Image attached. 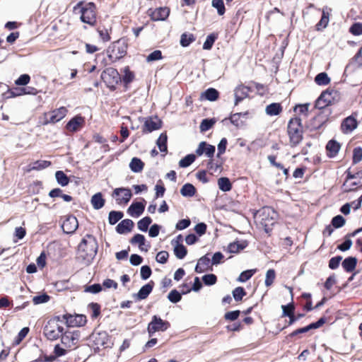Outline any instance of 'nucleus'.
<instances>
[{
	"label": "nucleus",
	"mask_w": 362,
	"mask_h": 362,
	"mask_svg": "<svg viewBox=\"0 0 362 362\" xmlns=\"http://www.w3.org/2000/svg\"><path fill=\"white\" fill-rule=\"evenodd\" d=\"M246 295V292L243 287H237L233 291V296L236 301H240Z\"/></svg>",
	"instance_id": "obj_48"
},
{
	"label": "nucleus",
	"mask_w": 362,
	"mask_h": 362,
	"mask_svg": "<svg viewBox=\"0 0 362 362\" xmlns=\"http://www.w3.org/2000/svg\"><path fill=\"white\" fill-rule=\"evenodd\" d=\"M54 353L55 356H50L49 360H51V361L55 359L56 357H59V356H62L65 355L66 353V351L64 349L60 347L59 345L57 344L54 346Z\"/></svg>",
	"instance_id": "obj_59"
},
{
	"label": "nucleus",
	"mask_w": 362,
	"mask_h": 362,
	"mask_svg": "<svg viewBox=\"0 0 362 362\" xmlns=\"http://www.w3.org/2000/svg\"><path fill=\"white\" fill-rule=\"evenodd\" d=\"M361 231H362V228H360L354 230L353 233L348 234L346 236L345 241L342 244H341L338 246V249H339L341 251L348 250L352 245V241L351 240L350 238L354 237L356 234H358V233H360Z\"/></svg>",
	"instance_id": "obj_22"
},
{
	"label": "nucleus",
	"mask_w": 362,
	"mask_h": 362,
	"mask_svg": "<svg viewBox=\"0 0 362 362\" xmlns=\"http://www.w3.org/2000/svg\"><path fill=\"white\" fill-rule=\"evenodd\" d=\"M216 39V35L215 34H210L207 36L204 45H203V49H211L215 40Z\"/></svg>",
	"instance_id": "obj_46"
},
{
	"label": "nucleus",
	"mask_w": 362,
	"mask_h": 362,
	"mask_svg": "<svg viewBox=\"0 0 362 362\" xmlns=\"http://www.w3.org/2000/svg\"><path fill=\"white\" fill-rule=\"evenodd\" d=\"M67 109L65 107H61L58 109L54 110L53 111L45 113V119L42 122L43 125H47L48 124H54L62 120L67 114Z\"/></svg>",
	"instance_id": "obj_9"
},
{
	"label": "nucleus",
	"mask_w": 362,
	"mask_h": 362,
	"mask_svg": "<svg viewBox=\"0 0 362 362\" xmlns=\"http://www.w3.org/2000/svg\"><path fill=\"white\" fill-rule=\"evenodd\" d=\"M250 88L247 86L240 85L235 90V105L248 96Z\"/></svg>",
	"instance_id": "obj_17"
},
{
	"label": "nucleus",
	"mask_w": 362,
	"mask_h": 362,
	"mask_svg": "<svg viewBox=\"0 0 362 362\" xmlns=\"http://www.w3.org/2000/svg\"><path fill=\"white\" fill-rule=\"evenodd\" d=\"M276 278V272L274 269H270L266 273L265 285L269 287L272 285Z\"/></svg>",
	"instance_id": "obj_44"
},
{
	"label": "nucleus",
	"mask_w": 362,
	"mask_h": 362,
	"mask_svg": "<svg viewBox=\"0 0 362 362\" xmlns=\"http://www.w3.org/2000/svg\"><path fill=\"white\" fill-rule=\"evenodd\" d=\"M162 58V53L160 50H155L153 52H151L147 57L146 61L147 62H153L159 60Z\"/></svg>",
	"instance_id": "obj_58"
},
{
	"label": "nucleus",
	"mask_w": 362,
	"mask_h": 362,
	"mask_svg": "<svg viewBox=\"0 0 362 362\" xmlns=\"http://www.w3.org/2000/svg\"><path fill=\"white\" fill-rule=\"evenodd\" d=\"M282 111V107L279 103H272L266 107L265 112L269 116L278 115Z\"/></svg>",
	"instance_id": "obj_27"
},
{
	"label": "nucleus",
	"mask_w": 362,
	"mask_h": 362,
	"mask_svg": "<svg viewBox=\"0 0 362 362\" xmlns=\"http://www.w3.org/2000/svg\"><path fill=\"white\" fill-rule=\"evenodd\" d=\"M85 124V119L77 115L73 117L66 125V129L70 132H75L80 130Z\"/></svg>",
	"instance_id": "obj_12"
},
{
	"label": "nucleus",
	"mask_w": 362,
	"mask_h": 362,
	"mask_svg": "<svg viewBox=\"0 0 362 362\" xmlns=\"http://www.w3.org/2000/svg\"><path fill=\"white\" fill-rule=\"evenodd\" d=\"M132 195L131 190L124 187L115 189L112 194V197L115 199L116 202L119 204H127L129 202Z\"/></svg>",
	"instance_id": "obj_10"
},
{
	"label": "nucleus",
	"mask_w": 362,
	"mask_h": 362,
	"mask_svg": "<svg viewBox=\"0 0 362 362\" xmlns=\"http://www.w3.org/2000/svg\"><path fill=\"white\" fill-rule=\"evenodd\" d=\"M79 339L78 332H65L62 335V343L68 348H71L76 344Z\"/></svg>",
	"instance_id": "obj_14"
},
{
	"label": "nucleus",
	"mask_w": 362,
	"mask_h": 362,
	"mask_svg": "<svg viewBox=\"0 0 362 362\" xmlns=\"http://www.w3.org/2000/svg\"><path fill=\"white\" fill-rule=\"evenodd\" d=\"M195 38L192 34L183 33L180 38V45L182 47H187L190 43L194 42Z\"/></svg>",
	"instance_id": "obj_43"
},
{
	"label": "nucleus",
	"mask_w": 362,
	"mask_h": 362,
	"mask_svg": "<svg viewBox=\"0 0 362 362\" xmlns=\"http://www.w3.org/2000/svg\"><path fill=\"white\" fill-rule=\"evenodd\" d=\"M327 8L323 9L322 15L320 22L317 24V29L319 30L322 28H325L329 23V13L327 11Z\"/></svg>",
	"instance_id": "obj_32"
},
{
	"label": "nucleus",
	"mask_w": 362,
	"mask_h": 362,
	"mask_svg": "<svg viewBox=\"0 0 362 362\" xmlns=\"http://www.w3.org/2000/svg\"><path fill=\"white\" fill-rule=\"evenodd\" d=\"M78 223L75 216H68L64 221L62 227L64 233H73L78 228Z\"/></svg>",
	"instance_id": "obj_15"
},
{
	"label": "nucleus",
	"mask_w": 362,
	"mask_h": 362,
	"mask_svg": "<svg viewBox=\"0 0 362 362\" xmlns=\"http://www.w3.org/2000/svg\"><path fill=\"white\" fill-rule=\"evenodd\" d=\"M361 160H362V148H355L353 152V163L356 164Z\"/></svg>",
	"instance_id": "obj_53"
},
{
	"label": "nucleus",
	"mask_w": 362,
	"mask_h": 362,
	"mask_svg": "<svg viewBox=\"0 0 362 362\" xmlns=\"http://www.w3.org/2000/svg\"><path fill=\"white\" fill-rule=\"evenodd\" d=\"M174 253L177 258L181 259L186 256L187 251L186 247L183 245L179 244L178 241H177V244L175 245L174 247Z\"/></svg>",
	"instance_id": "obj_33"
},
{
	"label": "nucleus",
	"mask_w": 362,
	"mask_h": 362,
	"mask_svg": "<svg viewBox=\"0 0 362 362\" xmlns=\"http://www.w3.org/2000/svg\"><path fill=\"white\" fill-rule=\"evenodd\" d=\"M357 259L356 257H349L342 262V267L347 272H351L356 268Z\"/></svg>",
	"instance_id": "obj_26"
},
{
	"label": "nucleus",
	"mask_w": 362,
	"mask_h": 362,
	"mask_svg": "<svg viewBox=\"0 0 362 362\" xmlns=\"http://www.w3.org/2000/svg\"><path fill=\"white\" fill-rule=\"evenodd\" d=\"M349 31L354 35H360L362 34V23H356L349 28Z\"/></svg>",
	"instance_id": "obj_54"
},
{
	"label": "nucleus",
	"mask_w": 362,
	"mask_h": 362,
	"mask_svg": "<svg viewBox=\"0 0 362 362\" xmlns=\"http://www.w3.org/2000/svg\"><path fill=\"white\" fill-rule=\"evenodd\" d=\"M288 134L291 147H295L301 142L303 139V127L300 118L294 117L290 119L288 124Z\"/></svg>",
	"instance_id": "obj_2"
},
{
	"label": "nucleus",
	"mask_w": 362,
	"mask_h": 362,
	"mask_svg": "<svg viewBox=\"0 0 362 362\" xmlns=\"http://www.w3.org/2000/svg\"><path fill=\"white\" fill-rule=\"evenodd\" d=\"M152 220L150 217H144L137 223L138 228L141 231L146 232Z\"/></svg>",
	"instance_id": "obj_41"
},
{
	"label": "nucleus",
	"mask_w": 362,
	"mask_h": 362,
	"mask_svg": "<svg viewBox=\"0 0 362 362\" xmlns=\"http://www.w3.org/2000/svg\"><path fill=\"white\" fill-rule=\"evenodd\" d=\"M30 80V77L28 74H22L20 77L15 81V83L17 86H25L27 85Z\"/></svg>",
	"instance_id": "obj_56"
},
{
	"label": "nucleus",
	"mask_w": 362,
	"mask_h": 362,
	"mask_svg": "<svg viewBox=\"0 0 362 362\" xmlns=\"http://www.w3.org/2000/svg\"><path fill=\"white\" fill-rule=\"evenodd\" d=\"M141 277L142 279L146 280L151 275V269L148 266H142L141 268Z\"/></svg>",
	"instance_id": "obj_60"
},
{
	"label": "nucleus",
	"mask_w": 362,
	"mask_h": 362,
	"mask_svg": "<svg viewBox=\"0 0 362 362\" xmlns=\"http://www.w3.org/2000/svg\"><path fill=\"white\" fill-rule=\"evenodd\" d=\"M153 287V282L151 281L148 284L143 286L139 292L136 294V297L138 300L146 299L148 296L151 293Z\"/></svg>",
	"instance_id": "obj_21"
},
{
	"label": "nucleus",
	"mask_w": 362,
	"mask_h": 362,
	"mask_svg": "<svg viewBox=\"0 0 362 362\" xmlns=\"http://www.w3.org/2000/svg\"><path fill=\"white\" fill-rule=\"evenodd\" d=\"M134 78L133 74L129 71V67H125L124 69V75L122 79L126 83H129L132 81Z\"/></svg>",
	"instance_id": "obj_61"
},
{
	"label": "nucleus",
	"mask_w": 362,
	"mask_h": 362,
	"mask_svg": "<svg viewBox=\"0 0 362 362\" xmlns=\"http://www.w3.org/2000/svg\"><path fill=\"white\" fill-rule=\"evenodd\" d=\"M276 217L277 214L274 209L267 206L258 211L257 218L260 224L264 227L265 230L267 231L268 228L274 224Z\"/></svg>",
	"instance_id": "obj_3"
},
{
	"label": "nucleus",
	"mask_w": 362,
	"mask_h": 362,
	"mask_svg": "<svg viewBox=\"0 0 362 362\" xmlns=\"http://www.w3.org/2000/svg\"><path fill=\"white\" fill-rule=\"evenodd\" d=\"M162 122L157 117H148L144 122V132H151L161 128Z\"/></svg>",
	"instance_id": "obj_13"
},
{
	"label": "nucleus",
	"mask_w": 362,
	"mask_h": 362,
	"mask_svg": "<svg viewBox=\"0 0 362 362\" xmlns=\"http://www.w3.org/2000/svg\"><path fill=\"white\" fill-rule=\"evenodd\" d=\"M195 192V187L192 184L189 183L184 185L180 189V193L183 197H191L194 195Z\"/></svg>",
	"instance_id": "obj_29"
},
{
	"label": "nucleus",
	"mask_w": 362,
	"mask_h": 362,
	"mask_svg": "<svg viewBox=\"0 0 362 362\" xmlns=\"http://www.w3.org/2000/svg\"><path fill=\"white\" fill-rule=\"evenodd\" d=\"M340 147V144L336 141H329L326 146L328 156L330 158L334 157L338 153Z\"/></svg>",
	"instance_id": "obj_23"
},
{
	"label": "nucleus",
	"mask_w": 362,
	"mask_h": 362,
	"mask_svg": "<svg viewBox=\"0 0 362 362\" xmlns=\"http://www.w3.org/2000/svg\"><path fill=\"white\" fill-rule=\"evenodd\" d=\"M255 273V269H250L243 272L238 279V281L240 282H245L248 279H250L252 275Z\"/></svg>",
	"instance_id": "obj_47"
},
{
	"label": "nucleus",
	"mask_w": 362,
	"mask_h": 362,
	"mask_svg": "<svg viewBox=\"0 0 362 362\" xmlns=\"http://www.w3.org/2000/svg\"><path fill=\"white\" fill-rule=\"evenodd\" d=\"M98 32L99 35L103 41L107 42V41L110 40V35H109L107 29H106L105 28H99L98 29Z\"/></svg>",
	"instance_id": "obj_63"
},
{
	"label": "nucleus",
	"mask_w": 362,
	"mask_h": 362,
	"mask_svg": "<svg viewBox=\"0 0 362 362\" xmlns=\"http://www.w3.org/2000/svg\"><path fill=\"white\" fill-rule=\"evenodd\" d=\"M126 46L120 40L112 44L107 50V56L111 62H115L121 59L126 54Z\"/></svg>",
	"instance_id": "obj_7"
},
{
	"label": "nucleus",
	"mask_w": 362,
	"mask_h": 362,
	"mask_svg": "<svg viewBox=\"0 0 362 362\" xmlns=\"http://www.w3.org/2000/svg\"><path fill=\"white\" fill-rule=\"evenodd\" d=\"M357 127L356 119L351 116L345 118L341 125V130L344 133H349Z\"/></svg>",
	"instance_id": "obj_16"
},
{
	"label": "nucleus",
	"mask_w": 362,
	"mask_h": 362,
	"mask_svg": "<svg viewBox=\"0 0 362 362\" xmlns=\"http://www.w3.org/2000/svg\"><path fill=\"white\" fill-rule=\"evenodd\" d=\"M211 5L217 9L218 15L222 16L225 13L226 8L223 0H212Z\"/></svg>",
	"instance_id": "obj_45"
},
{
	"label": "nucleus",
	"mask_w": 362,
	"mask_h": 362,
	"mask_svg": "<svg viewBox=\"0 0 362 362\" xmlns=\"http://www.w3.org/2000/svg\"><path fill=\"white\" fill-rule=\"evenodd\" d=\"M216 123V120L214 119H204L202 121L200 124V131L202 132H204L210 129L214 124Z\"/></svg>",
	"instance_id": "obj_39"
},
{
	"label": "nucleus",
	"mask_w": 362,
	"mask_h": 362,
	"mask_svg": "<svg viewBox=\"0 0 362 362\" xmlns=\"http://www.w3.org/2000/svg\"><path fill=\"white\" fill-rule=\"evenodd\" d=\"M145 237L141 234L135 235L130 240L132 244H138L141 250L148 251V248H144Z\"/></svg>",
	"instance_id": "obj_30"
},
{
	"label": "nucleus",
	"mask_w": 362,
	"mask_h": 362,
	"mask_svg": "<svg viewBox=\"0 0 362 362\" xmlns=\"http://www.w3.org/2000/svg\"><path fill=\"white\" fill-rule=\"evenodd\" d=\"M169 13L168 8L160 7L152 12L151 18L153 21H163L168 16Z\"/></svg>",
	"instance_id": "obj_20"
},
{
	"label": "nucleus",
	"mask_w": 362,
	"mask_h": 362,
	"mask_svg": "<svg viewBox=\"0 0 362 362\" xmlns=\"http://www.w3.org/2000/svg\"><path fill=\"white\" fill-rule=\"evenodd\" d=\"M50 297L46 294L43 293L42 295L35 296L33 298V302L35 305H39L41 303H47L49 300Z\"/></svg>",
	"instance_id": "obj_49"
},
{
	"label": "nucleus",
	"mask_w": 362,
	"mask_h": 362,
	"mask_svg": "<svg viewBox=\"0 0 362 362\" xmlns=\"http://www.w3.org/2000/svg\"><path fill=\"white\" fill-rule=\"evenodd\" d=\"M332 90L322 92L315 103V107L318 109H323L329 105L334 99V97L332 95Z\"/></svg>",
	"instance_id": "obj_11"
},
{
	"label": "nucleus",
	"mask_w": 362,
	"mask_h": 362,
	"mask_svg": "<svg viewBox=\"0 0 362 362\" xmlns=\"http://www.w3.org/2000/svg\"><path fill=\"white\" fill-rule=\"evenodd\" d=\"M144 163L138 158H133L129 163V168L134 173H139L144 168Z\"/></svg>",
	"instance_id": "obj_28"
},
{
	"label": "nucleus",
	"mask_w": 362,
	"mask_h": 362,
	"mask_svg": "<svg viewBox=\"0 0 362 362\" xmlns=\"http://www.w3.org/2000/svg\"><path fill=\"white\" fill-rule=\"evenodd\" d=\"M64 327L57 321L52 320L48 321L44 327V334L49 340H55L62 335Z\"/></svg>",
	"instance_id": "obj_5"
},
{
	"label": "nucleus",
	"mask_w": 362,
	"mask_h": 362,
	"mask_svg": "<svg viewBox=\"0 0 362 362\" xmlns=\"http://www.w3.org/2000/svg\"><path fill=\"white\" fill-rule=\"evenodd\" d=\"M82 3L80 2L74 6V10L76 11L80 10L81 13V20L90 25H93L96 21L95 6L92 3L88 4L86 7H81Z\"/></svg>",
	"instance_id": "obj_4"
},
{
	"label": "nucleus",
	"mask_w": 362,
	"mask_h": 362,
	"mask_svg": "<svg viewBox=\"0 0 362 362\" xmlns=\"http://www.w3.org/2000/svg\"><path fill=\"white\" fill-rule=\"evenodd\" d=\"M51 165V162L48 160H37L33 163L31 170H41L47 168Z\"/></svg>",
	"instance_id": "obj_40"
},
{
	"label": "nucleus",
	"mask_w": 362,
	"mask_h": 362,
	"mask_svg": "<svg viewBox=\"0 0 362 362\" xmlns=\"http://www.w3.org/2000/svg\"><path fill=\"white\" fill-rule=\"evenodd\" d=\"M134 222L130 219H124L116 227V230L118 233H127L132 229Z\"/></svg>",
	"instance_id": "obj_19"
},
{
	"label": "nucleus",
	"mask_w": 362,
	"mask_h": 362,
	"mask_svg": "<svg viewBox=\"0 0 362 362\" xmlns=\"http://www.w3.org/2000/svg\"><path fill=\"white\" fill-rule=\"evenodd\" d=\"M205 98L210 101H214L218 98V92L212 88H208L202 93Z\"/></svg>",
	"instance_id": "obj_37"
},
{
	"label": "nucleus",
	"mask_w": 362,
	"mask_h": 362,
	"mask_svg": "<svg viewBox=\"0 0 362 362\" xmlns=\"http://www.w3.org/2000/svg\"><path fill=\"white\" fill-rule=\"evenodd\" d=\"M315 81L317 85L325 86L330 82V78L325 72H322L315 76Z\"/></svg>",
	"instance_id": "obj_35"
},
{
	"label": "nucleus",
	"mask_w": 362,
	"mask_h": 362,
	"mask_svg": "<svg viewBox=\"0 0 362 362\" xmlns=\"http://www.w3.org/2000/svg\"><path fill=\"white\" fill-rule=\"evenodd\" d=\"M98 247V243L95 238L92 235H86L78 245V257L87 262H89L96 255Z\"/></svg>",
	"instance_id": "obj_1"
},
{
	"label": "nucleus",
	"mask_w": 362,
	"mask_h": 362,
	"mask_svg": "<svg viewBox=\"0 0 362 362\" xmlns=\"http://www.w3.org/2000/svg\"><path fill=\"white\" fill-rule=\"evenodd\" d=\"M74 321L75 322L73 325L74 326H83L86 322V317L83 315H77L74 317Z\"/></svg>",
	"instance_id": "obj_64"
},
{
	"label": "nucleus",
	"mask_w": 362,
	"mask_h": 362,
	"mask_svg": "<svg viewBox=\"0 0 362 362\" xmlns=\"http://www.w3.org/2000/svg\"><path fill=\"white\" fill-rule=\"evenodd\" d=\"M219 189L223 192H228L231 189L232 185L228 177H221L218 180Z\"/></svg>",
	"instance_id": "obj_31"
},
{
	"label": "nucleus",
	"mask_w": 362,
	"mask_h": 362,
	"mask_svg": "<svg viewBox=\"0 0 362 362\" xmlns=\"http://www.w3.org/2000/svg\"><path fill=\"white\" fill-rule=\"evenodd\" d=\"M181 294L177 290H172L168 296V300L174 303L179 302L181 300Z\"/></svg>",
	"instance_id": "obj_50"
},
{
	"label": "nucleus",
	"mask_w": 362,
	"mask_h": 362,
	"mask_svg": "<svg viewBox=\"0 0 362 362\" xmlns=\"http://www.w3.org/2000/svg\"><path fill=\"white\" fill-rule=\"evenodd\" d=\"M195 160L194 154H189L181 159L179 162V165L181 168H187Z\"/></svg>",
	"instance_id": "obj_42"
},
{
	"label": "nucleus",
	"mask_w": 362,
	"mask_h": 362,
	"mask_svg": "<svg viewBox=\"0 0 362 362\" xmlns=\"http://www.w3.org/2000/svg\"><path fill=\"white\" fill-rule=\"evenodd\" d=\"M91 204L95 209H100L103 207L105 204V199L100 192L95 194L90 200Z\"/></svg>",
	"instance_id": "obj_25"
},
{
	"label": "nucleus",
	"mask_w": 362,
	"mask_h": 362,
	"mask_svg": "<svg viewBox=\"0 0 362 362\" xmlns=\"http://www.w3.org/2000/svg\"><path fill=\"white\" fill-rule=\"evenodd\" d=\"M332 224L337 228L342 227L345 224V219L341 215L336 216L332 218Z\"/></svg>",
	"instance_id": "obj_52"
},
{
	"label": "nucleus",
	"mask_w": 362,
	"mask_h": 362,
	"mask_svg": "<svg viewBox=\"0 0 362 362\" xmlns=\"http://www.w3.org/2000/svg\"><path fill=\"white\" fill-rule=\"evenodd\" d=\"M123 217V213L121 211H112L109 213L108 221L111 225L115 224Z\"/></svg>",
	"instance_id": "obj_36"
},
{
	"label": "nucleus",
	"mask_w": 362,
	"mask_h": 362,
	"mask_svg": "<svg viewBox=\"0 0 362 362\" xmlns=\"http://www.w3.org/2000/svg\"><path fill=\"white\" fill-rule=\"evenodd\" d=\"M56 180L61 186H66L69 182V179L66 175L61 170H58L55 173Z\"/></svg>",
	"instance_id": "obj_34"
},
{
	"label": "nucleus",
	"mask_w": 362,
	"mask_h": 362,
	"mask_svg": "<svg viewBox=\"0 0 362 362\" xmlns=\"http://www.w3.org/2000/svg\"><path fill=\"white\" fill-rule=\"evenodd\" d=\"M341 259H342V257L340 256H337V257L331 258L329 262V268L332 269H337L339 267V263Z\"/></svg>",
	"instance_id": "obj_62"
},
{
	"label": "nucleus",
	"mask_w": 362,
	"mask_h": 362,
	"mask_svg": "<svg viewBox=\"0 0 362 362\" xmlns=\"http://www.w3.org/2000/svg\"><path fill=\"white\" fill-rule=\"evenodd\" d=\"M210 264V259L204 256L201 257L197 264V266L195 267V272L197 273H202L204 271L207 269V267H209Z\"/></svg>",
	"instance_id": "obj_24"
},
{
	"label": "nucleus",
	"mask_w": 362,
	"mask_h": 362,
	"mask_svg": "<svg viewBox=\"0 0 362 362\" xmlns=\"http://www.w3.org/2000/svg\"><path fill=\"white\" fill-rule=\"evenodd\" d=\"M157 146L161 152H167V135L161 134L157 140Z\"/></svg>",
	"instance_id": "obj_38"
},
{
	"label": "nucleus",
	"mask_w": 362,
	"mask_h": 362,
	"mask_svg": "<svg viewBox=\"0 0 362 362\" xmlns=\"http://www.w3.org/2000/svg\"><path fill=\"white\" fill-rule=\"evenodd\" d=\"M202 280L206 285L211 286L216 284L217 278L215 274H206L202 277Z\"/></svg>",
	"instance_id": "obj_51"
},
{
	"label": "nucleus",
	"mask_w": 362,
	"mask_h": 362,
	"mask_svg": "<svg viewBox=\"0 0 362 362\" xmlns=\"http://www.w3.org/2000/svg\"><path fill=\"white\" fill-rule=\"evenodd\" d=\"M169 255L166 251H160L156 255V261L159 263L164 264L167 262Z\"/></svg>",
	"instance_id": "obj_57"
},
{
	"label": "nucleus",
	"mask_w": 362,
	"mask_h": 362,
	"mask_svg": "<svg viewBox=\"0 0 362 362\" xmlns=\"http://www.w3.org/2000/svg\"><path fill=\"white\" fill-rule=\"evenodd\" d=\"M144 204L141 202H134L129 207L127 212L132 217H139L144 211Z\"/></svg>",
	"instance_id": "obj_18"
},
{
	"label": "nucleus",
	"mask_w": 362,
	"mask_h": 362,
	"mask_svg": "<svg viewBox=\"0 0 362 362\" xmlns=\"http://www.w3.org/2000/svg\"><path fill=\"white\" fill-rule=\"evenodd\" d=\"M101 78L107 86L114 88L121 78L117 69L109 67L102 72Z\"/></svg>",
	"instance_id": "obj_8"
},
{
	"label": "nucleus",
	"mask_w": 362,
	"mask_h": 362,
	"mask_svg": "<svg viewBox=\"0 0 362 362\" xmlns=\"http://www.w3.org/2000/svg\"><path fill=\"white\" fill-rule=\"evenodd\" d=\"M102 290V286L99 284H95L90 286H87L85 287V292L91 293H98Z\"/></svg>",
	"instance_id": "obj_55"
},
{
	"label": "nucleus",
	"mask_w": 362,
	"mask_h": 362,
	"mask_svg": "<svg viewBox=\"0 0 362 362\" xmlns=\"http://www.w3.org/2000/svg\"><path fill=\"white\" fill-rule=\"evenodd\" d=\"M169 322L163 320L160 317L153 315L148 323L147 331L149 337H152L156 332H164L170 327Z\"/></svg>",
	"instance_id": "obj_6"
}]
</instances>
